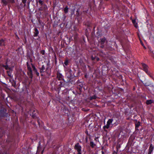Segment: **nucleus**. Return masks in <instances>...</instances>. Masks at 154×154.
Masks as SVG:
<instances>
[{
    "mask_svg": "<svg viewBox=\"0 0 154 154\" xmlns=\"http://www.w3.org/2000/svg\"><path fill=\"white\" fill-rule=\"evenodd\" d=\"M153 102V101L152 100H147L146 101V103L147 105H149L152 103Z\"/></svg>",
    "mask_w": 154,
    "mask_h": 154,
    "instance_id": "obj_15",
    "label": "nucleus"
},
{
    "mask_svg": "<svg viewBox=\"0 0 154 154\" xmlns=\"http://www.w3.org/2000/svg\"><path fill=\"white\" fill-rule=\"evenodd\" d=\"M44 152V150H43L41 152V153L43 154Z\"/></svg>",
    "mask_w": 154,
    "mask_h": 154,
    "instance_id": "obj_50",
    "label": "nucleus"
},
{
    "mask_svg": "<svg viewBox=\"0 0 154 154\" xmlns=\"http://www.w3.org/2000/svg\"><path fill=\"white\" fill-rule=\"evenodd\" d=\"M40 53L42 55H44L45 54V51L44 50H42L41 51Z\"/></svg>",
    "mask_w": 154,
    "mask_h": 154,
    "instance_id": "obj_29",
    "label": "nucleus"
},
{
    "mask_svg": "<svg viewBox=\"0 0 154 154\" xmlns=\"http://www.w3.org/2000/svg\"><path fill=\"white\" fill-rule=\"evenodd\" d=\"M85 78H87V77H88V76H87V74H85Z\"/></svg>",
    "mask_w": 154,
    "mask_h": 154,
    "instance_id": "obj_44",
    "label": "nucleus"
},
{
    "mask_svg": "<svg viewBox=\"0 0 154 154\" xmlns=\"http://www.w3.org/2000/svg\"><path fill=\"white\" fill-rule=\"evenodd\" d=\"M88 136H86V137H85V142H86V143L88 142Z\"/></svg>",
    "mask_w": 154,
    "mask_h": 154,
    "instance_id": "obj_33",
    "label": "nucleus"
},
{
    "mask_svg": "<svg viewBox=\"0 0 154 154\" xmlns=\"http://www.w3.org/2000/svg\"><path fill=\"white\" fill-rule=\"evenodd\" d=\"M39 69L40 70V72L41 73H42L44 72H45V70L46 69L44 65H42V67L39 68Z\"/></svg>",
    "mask_w": 154,
    "mask_h": 154,
    "instance_id": "obj_11",
    "label": "nucleus"
},
{
    "mask_svg": "<svg viewBox=\"0 0 154 154\" xmlns=\"http://www.w3.org/2000/svg\"><path fill=\"white\" fill-rule=\"evenodd\" d=\"M79 8L77 9L76 11V13L75 15L77 17H78L80 16V13H79Z\"/></svg>",
    "mask_w": 154,
    "mask_h": 154,
    "instance_id": "obj_20",
    "label": "nucleus"
},
{
    "mask_svg": "<svg viewBox=\"0 0 154 154\" xmlns=\"http://www.w3.org/2000/svg\"><path fill=\"white\" fill-rule=\"evenodd\" d=\"M30 112H32V114H30V116L33 119H36L37 118V115L38 114L37 111L34 107L32 108V109L29 110Z\"/></svg>",
    "mask_w": 154,
    "mask_h": 154,
    "instance_id": "obj_3",
    "label": "nucleus"
},
{
    "mask_svg": "<svg viewBox=\"0 0 154 154\" xmlns=\"http://www.w3.org/2000/svg\"><path fill=\"white\" fill-rule=\"evenodd\" d=\"M29 78H32L33 77V75L32 73V71L31 68L29 67Z\"/></svg>",
    "mask_w": 154,
    "mask_h": 154,
    "instance_id": "obj_16",
    "label": "nucleus"
},
{
    "mask_svg": "<svg viewBox=\"0 0 154 154\" xmlns=\"http://www.w3.org/2000/svg\"><path fill=\"white\" fill-rule=\"evenodd\" d=\"M152 87H153V91H154V86L153 85H152Z\"/></svg>",
    "mask_w": 154,
    "mask_h": 154,
    "instance_id": "obj_51",
    "label": "nucleus"
},
{
    "mask_svg": "<svg viewBox=\"0 0 154 154\" xmlns=\"http://www.w3.org/2000/svg\"><path fill=\"white\" fill-rule=\"evenodd\" d=\"M101 45L100 46V48H104V45L103 44V45Z\"/></svg>",
    "mask_w": 154,
    "mask_h": 154,
    "instance_id": "obj_32",
    "label": "nucleus"
},
{
    "mask_svg": "<svg viewBox=\"0 0 154 154\" xmlns=\"http://www.w3.org/2000/svg\"><path fill=\"white\" fill-rule=\"evenodd\" d=\"M90 145L92 148H93L96 145L95 144H94L93 141H91L90 142Z\"/></svg>",
    "mask_w": 154,
    "mask_h": 154,
    "instance_id": "obj_18",
    "label": "nucleus"
},
{
    "mask_svg": "<svg viewBox=\"0 0 154 154\" xmlns=\"http://www.w3.org/2000/svg\"><path fill=\"white\" fill-rule=\"evenodd\" d=\"M154 149V147L152 144H151L149 146V152L148 154H151L152 152Z\"/></svg>",
    "mask_w": 154,
    "mask_h": 154,
    "instance_id": "obj_10",
    "label": "nucleus"
},
{
    "mask_svg": "<svg viewBox=\"0 0 154 154\" xmlns=\"http://www.w3.org/2000/svg\"><path fill=\"white\" fill-rule=\"evenodd\" d=\"M31 65L32 69V70L35 73L37 76H38L39 75V73L37 72V70L35 68V65L32 63H31Z\"/></svg>",
    "mask_w": 154,
    "mask_h": 154,
    "instance_id": "obj_8",
    "label": "nucleus"
},
{
    "mask_svg": "<svg viewBox=\"0 0 154 154\" xmlns=\"http://www.w3.org/2000/svg\"><path fill=\"white\" fill-rule=\"evenodd\" d=\"M29 60H30V62H32V59H30V58H29Z\"/></svg>",
    "mask_w": 154,
    "mask_h": 154,
    "instance_id": "obj_49",
    "label": "nucleus"
},
{
    "mask_svg": "<svg viewBox=\"0 0 154 154\" xmlns=\"http://www.w3.org/2000/svg\"><path fill=\"white\" fill-rule=\"evenodd\" d=\"M132 22L134 24V26L137 28V23H136V20H132Z\"/></svg>",
    "mask_w": 154,
    "mask_h": 154,
    "instance_id": "obj_22",
    "label": "nucleus"
},
{
    "mask_svg": "<svg viewBox=\"0 0 154 154\" xmlns=\"http://www.w3.org/2000/svg\"><path fill=\"white\" fill-rule=\"evenodd\" d=\"M97 154V153H96V154Z\"/></svg>",
    "mask_w": 154,
    "mask_h": 154,
    "instance_id": "obj_60",
    "label": "nucleus"
},
{
    "mask_svg": "<svg viewBox=\"0 0 154 154\" xmlns=\"http://www.w3.org/2000/svg\"><path fill=\"white\" fill-rule=\"evenodd\" d=\"M30 139H31L32 141H33V140H35L34 139H33L32 138H31Z\"/></svg>",
    "mask_w": 154,
    "mask_h": 154,
    "instance_id": "obj_48",
    "label": "nucleus"
},
{
    "mask_svg": "<svg viewBox=\"0 0 154 154\" xmlns=\"http://www.w3.org/2000/svg\"><path fill=\"white\" fill-rule=\"evenodd\" d=\"M75 11V9H73L72 11H71V14L72 15L74 14Z\"/></svg>",
    "mask_w": 154,
    "mask_h": 154,
    "instance_id": "obj_30",
    "label": "nucleus"
},
{
    "mask_svg": "<svg viewBox=\"0 0 154 154\" xmlns=\"http://www.w3.org/2000/svg\"><path fill=\"white\" fill-rule=\"evenodd\" d=\"M83 40L84 41V42H85V38H84V36H83Z\"/></svg>",
    "mask_w": 154,
    "mask_h": 154,
    "instance_id": "obj_47",
    "label": "nucleus"
},
{
    "mask_svg": "<svg viewBox=\"0 0 154 154\" xmlns=\"http://www.w3.org/2000/svg\"><path fill=\"white\" fill-rule=\"evenodd\" d=\"M140 42H141L142 45L143 46H144V44H143V42H142V41H141Z\"/></svg>",
    "mask_w": 154,
    "mask_h": 154,
    "instance_id": "obj_46",
    "label": "nucleus"
},
{
    "mask_svg": "<svg viewBox=\"0 0 154 154\" xmlns=\"http://www.w3.org/2000/svg\"><path fill=\"white\" fill-rule=\"evenodd\" d=\"M40 142H39V145H40Z\"/></svg>",
    "mask_w": 154,
    "mask_h": 154,
    "instance_id": "obj_58",
    "label": "nucleus"
},
{
    "mask_svg": "<svg viewBox=\"0 0 154 154\" xmlns=\"http://www.w3.org/2000/svg\"><path fill=\"white\" fill-rule=\"evenodd\" d=\"M95 26L94 27V29H95Z\"/></svg>",
    "mask_w": 154,
    "mask_h": 154,
    "instance_id": "obj_57",
    "label": "nucleus"
},
{
    "mask_svg": "<svg viewBox=\"0 0 154 154\" xmlns=\"http://www.w3.org/2000/svg\"><path fill=\"white\" fill-rule=\"evenodd\" d=\"M120 147V145L119 144H117L116 145V148L117 149V151L118 152V149Z\"/></svg>",
    "mask_w": 154,
    "mask_h": 154,
    "instance_id": "obj_26",
    "label": "nucleus"
},
{
    "mask_svg": "<svg viewBox=\"0 0 154 154\" xmlns=\"http://www.w3.org/2000/svg\"><path fill=\"white\" fill-rule=\"evenodd\" d=\"M39 147H40L39 146L38 147V150H39Z\"/></svg>",
    "mask_w": 154,
    "mask_h": 154,
    "instance_id": "obj_53",
    "label": "nucleus"
},
{
    "mask_svg": "<svg viewBox=\"0 0 154 154\" xmlns=\"http://www.w3.org/2000/svg\"><path fill=\"white\" fill-rule=\"evenodd\" d=\"M143 68V70L145 71L147 75H149L152 78V76L151 73L148 71V66L145 63H141Z\"/></svg>",
    "mask_w": 154,
    "mask_h": 154,
    "instance_id": "obj_2",
    "label": "nucleus"
},
{
    "mask_svg": "<svg viewBox=\"0 0 154 154\" xmlns=\"http://www.w3.org/2000/svg\"><path fill=\"white\" fill-rule=\"evenodd\" d=\"M96 60L97 61H99L100 59L98 57H96Z\"/></svg>",
    "mask_w": 154,
    "mask_h": 154,
    "instance_id": "obj_36",
    "label": "nucleus"
},
{
    "mask_svg": "<svg viewBox=\"0 0 154 154\" xmlns=\"http://www.w3.org/2000/svg\"><path fill=\"white\" fill-rule=\"evenodd\" d=\"M37 122L38 123V125H39L40 126V121L39 119H37Z\"/></svg>",
    "mask_w": 154,
    "mask_h": 154,
    "instance_id": "obj_35",
    "label": "nucleus"
},
{
    "mask_svg": "<svg viewBox=\"0 0 154 154\" xmlns=\"http://www.w3.org/2000/svg\"><path fill=\"white\" fill-rule=\"evenodd\" d=\"M89 138L90 139L91 138V137H89Z\"/></svg>",
    "mask_w": 154,
    "mask_h": 154,
    "instance_id": "obj_59",
    "label": "nucleus"
},
{
    "mask_svg": "<svg viewBox=\"0 0 154 154\" xmlns=\"http://www.w3.org/2000/svg\"><path fill=\"white\" fill-rule=\"evenodd\" d=\"M51 85H54V89L59 93L60 90H62V91L64 90V89H61V88L63 87L65 85L64 82L62 81L57 80V79H54L51 83Z\"/></svg>",
    "mask_w": 154,
    "mask_h": 154,
    "instance_id": "obj_1",
    "label": "nucleus"
},
{
    "mask_svg": "<svg viewBox=\"0 0 154 154\" xmlns=\"http://www.w3.org/2000/svg\"><path fill=\"white\" fill-rule=\"evenodd\" d=\"M39 33V31H38V29L35 28L34 29V34L33 35V36L34 37L37 36L38 35V34Z\"/></svg>",
    "mask_w": 154,
    "mask_h": 154,
    "instance_id": "obj_13",
    "label": "nucleus"
},
{
    "mask_svg": "<svg viewBox=\"0 0 154 154\" xmlns=\"http://www.w3.org/2000/svg\"><path fill=\"white\" fill-rule=\"evenodd\" d=\"M113 121L112 119H110L108 120L107 122V124H108L109 125H110L111 123H112Z\"/></svg>",
    "mask_w": 154,
    "mask_h": 154,
    "instance_id": "obj_21",
    "label": "nucleus"
},
{
    "mask_svg": "<svg viewBox=\"0 0 154 154\" xmlns=\"http://www.w3.org/2000/svg\"><path fill=\"white\" fill-rule=\"evenodd\" d=\"M27 68H28V69H29V65H28V62H27Z\"/></svg>",
    "mask_w": 154,
    "mask_h": 154,
    "instance_id": "obj_43",
    "label": "nucleus"
},
{
    "mask_svg": "<svg viewBox=\"0 0 154 154\" xmlns=\"http://www.w3.org/2000/svg\"><path fill=\"white\" fill-rule=\"evenodd\" d=\"M109 125H109V124H106V127H107V129L108 128H109Z\"/></svg>",
    "mask_w": 154,
    "mask_h": 154,
    "instance_id": "obj_39",
    "label": "nucleus"
},
{
    "mask_svg": "<svg viewBox=\"0 0 154 154\" xmlns=\"http://www.w3.org/2000/svg\"><path fill=\"white\" fill-rule=\"evenodd\" d=\"M48 67H47L46 68V69L45 70V72L47 74H49L48 72Z\"/></svg>",
    "mask_w": 154,
    "mask_h": 154,
    "instance_id": "obj_31",
    "label": "nucleus"
},
{
    "mask_svg": "<svg viewBox=\"0 0 154 154\" xmlns=\"http://www.w3.org/2000/svg\"><path fill=\"white\" fill-rule=\"evenodd\" d=\"M74 39L75 41H76L78 39V35L77 34H75L74 36Z\"/></svg>",
    "mask_w": 154,
    "mask_h": 154,
    "instance_id": "obj_24",
    "label": "nucleus"
},
{
    "mask_svg": "<svg viewBox=\"0 0 154 154\" xmlns=\"http://www.w3.org/2000/svg\"><path fill=\"white\" fill-rule=\"evenodd\" d=\"M36 2L37 3L38 2L42 7L39 8V10L41 11H43L46 10L47 8V6L45 5H44L43 1L41 0H37Z\"/></svg>",
    "mask_w": 154,
    "mask_h": 154,
    "instance_id": "obj_4",
    "label": "nucleus"
},
{
    "mask_svg": "<svg viewBox=\"0 0 154 154\" xmlns=\"http://www.w3.org/2000/svg\"><path fill=\"white\" fill-rule=\"evenodd\" d=\"M68 72L70 75L69 76V78L70 80L73 78L75 77L74 75V73L72 72V71L71 69H69L68 71ZM70 82V80L68 81V83H69Z\"/></svg>",
    "mask_w": 154,
    "mask_h": 154,
    "instance_id": "obj_7",
    "label": "nucleus"
},
{
    "mask_svg": "<svg viewBox=\"0 0 154 154\" xmlns=\"http://www.w3.org/2000/svg\"><path fill=\"white\" fill-rule=\"evenodd\" d=\"M101 149L102 150H103L104 149V146H102L101 148Z\"/></svg>",
    "mask_w": 154,
    "mask_h": 154,
    "instance_id": "obj_45",
    "label": "nucleus"
},
{
    "mask_svg": "<svg viewBox=\"0 0 154 154\" xmlns=\"http://www.w3.org/2000/svg\"><path fill=\"white\" fill-rule=\"evenodd\" d=\"M27 0H22V2L23 3H24L26 2Z\"/></svg>",
    "mask_w": 154,
    "mask_h": 154,
    "instance_id": "obj_40",
    "label": "nucleus"
},
{
    "mask_svg": "<svg viewBox=\"0 0 154 154\" xmlns=\"http://www.w3.org/2000/svg\"><path fill=\"white\" fill-rule=\"evenodd\" d=\"M4 45V41L2 39L0 40V46H2Z\"/></svg>",
    "mask_w": 154,
    "mask_h": 154,
    "instance_id": "obj_23",
    "label": "nucleus"
},
{
    "mask_svg": "<svg viewBox=\"0 0 154 154\" xmlns=\"http://www.w3.org/2000/svg\"><path fill=\"white\" fill-rule=\"evenodd\" d=\"M134 89H135V88H133V90H134Z\"/></svg>",
    "mask_w": 154,
    "mask_h": 154,
    "instance_id": "obj_56",
    "label": "nucleus"
},
{
    "mask_svg": "<svg viewBox=\"0 0 154 154\" xmlns=\"http://www.w3.org/2000/svg\"><path fill=\"white\" fill-rule=\"evenodd\" d=\"M135 129L136 130H138L137 129L140 125V122L139 121H138L137 120H136L135 122Z\"/></svg>",
    "mask_w": 154,
    "mask_h": 154,
    "instance_id": "obj_12",
    "label": "nucleus"
},
{
    "mask_svg": "<svg viewBox=\"0 0 154 154\" xmlns=\"http://www.w3.org/2000/svg\"><path fill=\"white\" fill-rule=\"evenodd\" d=\"M64 13L65 14H66L68 12V6H66L65 8L64 9Z\"/></svg>",
    "mask_w": 154,
    "mask_h": 154,
    "instance_id": "obj_19",
    "label": "nucleus"
},
{
    "mask_svg": "<svg viewBox=\"0 0 154 154\" xmlns=\"http://www.w3.org/2000/svg\"><path fill=\"white\" fill-rule=\"evenodd\" d=\"M3 66L4 67H5V69H8V66H6L3 65Z\"/></svg>",
    "mask_w": 154,
    "mask_h": 154,
    "instance_id": "obj_42",
    "label": "nucleus"
},
{
    "mask_svg": "<svg viewBox=\"0 0 154 154\" xmlns=\"http://www.w3.org/2000/svg\"><path fill=\"white\" fill-rule=\"evenodd\" d=\"M98 137H96L94 138V140L97 141V140L98 138Z\"/></svg>",
    "mask_w": 154,
    "mask_h": 154,
    "instance_id": "obj_41",
    "label": "nucleus"
},
{
    "mask_svg": "<svg viewBox=\"0 0 154 154\" xmlns=\"http://www.w3.org/2000/svg\"><path fill=\"white\" fill-rule=\"evenodd\" d=\"M30 51H31V54H32L33 53V52H32V51L31 50H30Z\"/></svg>",
    "mask_w": 154,
    "mask_h": 154,
    "instance_id": "obj_52",
    "label": "nucleus"
},
{
    "mask_svg": "<svg viewBox=\"0 0 154 154\" xmlns=\"http://www.w3.org/2000/svg\"><path fill=\"white\" fill-rule=\"evenodd\" d=\"M74 149L76 150L78 152V154H82L81 149L82 147L79 144V143H76L74 147Z\"/></svg>",
    "mask_w": 154,
    "mask_h": 154,
    "instance_id": "obj_5",
    "label": "nucleus"
},
{
    "mask_svg": "<svg viewBox=\"0 0 154 154\" xmlns=\"http://www.w3.org/2000/svg\"><path fill=\"white\" fill-rule=\"evenodd\" d=\"M84 25L88 27H91L92 26L91 23L89 21H87L85 23Z\"/></svg>",
    "mask_w": 154,
    "mask_h": 154,
    "instance_id": "obj_14",
    "label": "nucleus"
},
{
    "mask_svg": "<svg viewBox=\"0 0 154 154\" xmlns=\"http://www.w3.org/2000/svg\"><path fill=\"white\" fill-rule=\"evenodd\" d=\"M41 75L42 76H43V74H41Z\"/></svg>",
    "mask_w": 154,
    "mask_h": 154,
    "instance_id": "obj_55",
    "label": "nucleus"
},
{
    "mask_svg": "<svg viewBox=\"0 0 154 154\" xmlns=\"http://www.w3.org/2000/svg\"><path fill=\"white\" fill-rule=\"evenodd\" d=\"M100 41L99 42L100 43V45L104 44L106 41L107 42L106 38L105 37L100 38Z\"/></svg>",
    "mask_w": 154,
    "mask_h": 154,
    "instance_id": "obj_9",
    "label": "nucleus"
},
{
    "mask_svg": "<svg viewBox=\"0 0 154 154\" xmlns=\"http://www.w3.org/2000/svg\"><path fill=\"white\" fill-rule=\"evenodd\" d=\"M103 128L105 131H107V130H105V128H107V127H106V125L104 126L103 127Z\"/></svg>",
    "mask_w": 154,
    "mask_h": 154,
    "instance_id": "obj_34",
    "label": "nucleus"
},
{
    "mask_svg": "<svg viewBox=\"0 0 154 154\" xmlns=\"http://www.w3.org/2000/svg\"><path fill=\"white\" fill-rule=\"evenodd\" d=\"M97 98V97L96 95H94L93 96L90 97V100H92L96 99Z\"/></svg>",
    "mask_w": 154,
    "mask_h": 154,
    "instance_id": "obj_17",
    "label": "nucleus"
},
{
    "mask_svg": "<svg viewBox=\"0 0 154 154\" xmlns=\"http://www.w3.org/2000/svg\"><path fill=\"white\" fill-rule=\"evenodd\" d=\"M100 51L102 53H103V52H102V50H100Z\"/></svg>",
    "mask_w": 154,
    "mask_h": 154,
    "instance_id": "obj_54",
    "label": "nucleus"
},
{
    "mask_svg": "<svg viewBox=\"0 0 154 154\" xmlns=\"http://www.w3.org/2000/svg\"><path fill=\"white\" fill-rule=\"evenodd\" d=\"M106 152V149H105L104 151H103V150H102V151L101 152H102V154H104L105 152Z\"/></svg>",
    "mask_w": 154,
    "mask_h": 154,
    "instance_id": "obj_37",
    "label": "nucleus"
},
{
    "mask_svg": "<svg viewBox=\"0 0 154 154\" xmlns=\"http://www.w3.org/2000/svg\"><path fill=\"white\" fill-rule=\"evenodd\" d=\"M96 56H95L94 57L92 56L91 57V60L93 61L95 60H96Z\"/></svg>",
    "mask_w": 154,
    "mask_h": 154,
    "instance_id": "obj_27",
    "label": "nucleus"
},
{
    "mask_svg": "<svg viewBox=\"0 0 154 154\" xmlns=\"http://www.w3.org/2000/svg\"><path fill=\"white\" fill-rule=\"evenodd\" d=\"M109 125H109V124H106V127H107V129L108 128H109Z\"/></svg>",
    "mask_w": 154,
    "mask_h": 154,
    "instance_id": "obj_38",
    "label": "nucleus"
},
{
    "mask_svg": "<svg viewBox=\"0 0 154 154\" xmlns=\"http://www.w3.org/2000/svg\"><path fill=\"white\" fill-rule=\"evenodd\" d=\"M63 75L60 73L59 72H57V78L58 79L57 80L61 81V80L64 81V79L63 78Z\"/></svg>",
    "mask_w": 154,
    "mask_h": 154,
    "instance_id": "obj_6",
    "label": "nucleus"
},
{
    "mask_svg": "<svg viewBox=\"0 0 154 154\" xmlns=\"http://www.w3.org/2000/svg\"><path fill=\"white\" fill-rule=\"evenodd\" d=\"M68 60H66L64 63L65 64V65L66 66H67L68 64Z\"/></svg>",
    "mask_w": 154,
    "mask_h": 154,
    "instance_id": "obj_25",
    "label": "nucleus"
},
{
    "mask_svg": "<svg viewBox=\"0 0 154 154\" xmlns=\"http://www.w3.org/2000/svg\"><path fill=\"white\" fill-rule=\"evenodd\" d=\"M85 133L87 134V136H91V135H90V134H89L88 133V132L87 131V130H86L85 131Z\"/></svg>",
    "mask_w": 154,
    "mask_h": 154,
    "instance_id": "obj_28",
    "label": "nucleus"
}]
</instances>
